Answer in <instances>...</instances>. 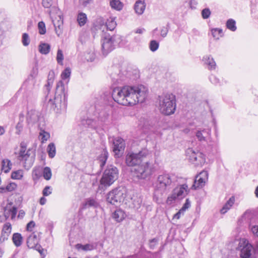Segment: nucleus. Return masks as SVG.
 <instances>
[{
	"label": "nucleus",
	"mask_w": 258,
	"mask_h": 258,
	"mask_svg": "<svg viewBox=\"0 0 258 258\" xmlns=\"http://www.w3.org/2000/svg\"><path fill=\"white\" fill-rule=\"evenodd\" d=\"M47 151L49 158H52L55 156L56 154V148L53 143H51L48 145Z\"/></svg>",
	"instance_id": "obj_32"
},
{
	"label": "nucleus",
	"mask_w": 258,
	"mask_h": 258,
	"mask_svg": "<svg viewBox=\"0 0 258 258\" xmlns=\"http://www.w3.org/2000/svg\"><path fill=\"white\" fill-rule=\"evenodd\" d=\"M22 42L24 46H28L30 42V40L29 35L27 33H23L22 35Z\"/></svg>",
	"instance_id": "obj_48"
},
{
	"label": "nucleus",
	"mask_w": 258,
	"mask_h": 258,
	"mask_svg": "<svg viewBox=\"0 0 258 258\" xmlns=\"http://www.w3.org/2000/svg\"><path fill=\"white\" fill-rule=\"evenodd\" d=\"M86 206L88 207H93L96 208L98 206V203L94 199L89 198L87 200L85 204Z\"/></svg>",
	"instance_id": "obj_44"
},
{
	"label": "nucleus",
	"mask_w": 258,
	"mask_h": 258,
	"mask_svg": "<svg viewBox=\"0 0 258 258\" xmlns=\"http://www.w3.org/2000/svg\"><path fill=\"white\" fill-rule=\"evenodd\" d=\"M159 46V43L156 40H151L149 43V48L152 52L156 51Z\"/></svg>",
	"instance_id": "obj_40"
},
{
	"label": "nucleus",
	"mask_w": 258,
	"mask_h": 258,
	"mask_svg": "<svg viewBox=\"0 0 258 258\" xmlns=\"http://www.w3.org/2000/svg\"><path fill=\"white\" fill-rule=\"evenodd\" d=\"M196 137L199 141L201 142H206L211 138V130L210 128H204L197 131Z\"/></svg>",
	"instance_id": "obj_13"
},
{
	"label": "nucleus",
	"mask_w": 258,
	"mask_h": 258,
	"mask_svg": "<svg viewBox=\"0 0 258 258\" xmlns=\"http://www.w3.org/2000/svg\"><path fill=\"white\" fill-rule=\"evenodd\" d=\"M203 61L208 66V69L210 70H215L216 69V64L213 57L211 55H206L203 57Z\"/></svg>",
	"instance_id": "obj_24"
},
{
	"label": "nucleus",
	"mask_w": 258,
	"mask_h": 258,
	"mask_svg": "<svg viewBox=\"0 0 258 258\" xmlns=\"http://www.w3.org/2000/svg\"><path fill=\"white\" fill-rule=\"evenodd\" d=\"M208 178V173L203 171L196 176L191 188L194 189L203 187Z\"/></svg>",
	"instance_id": "obj_12"
},
{
	"label": "nucleus",
	"mask_w": 258,
	"mask_h": 258,
	"mask_svg": "<svg viewBox=\"0 0 258 258\" xmlns=\"http://www.w3.org/2000/svg\"><path fill=\"white\" fill-rule=\"evenodd\" d=\"M77 247L78 249H81L84 251L92 250L94 249L93 245L90 244H86L85 245L78 244L77 245Z\"/></svg>",
	"instance_id": "obj_39"
},
{
	"label": "nucleus",
	"mask_w": 258,
	"mask_h": 258,
	"mask_svg": "<svg viewBox=\"0 0 258 258\" xmlns=\"http://www.w3.org/2000/svg\"><path fill=\"white\" fill-rule=\"evenodd\" d=\"M110 6L112 9L117 11L122 9L123 4L119 0H110Z\"/></svg>",
	"instance_id": "obj_30"
},
{
	"label": "nucleus",
	"mask_w": 258,
	"mask_h": 258,
	"mask_svg": "<svg viewBox=\"0 0 258 258\" xmlns=\"http://www.w3.org/2000/svg\"><path fill=\"white\" fill-rule=\"evenodd\" d=\"M211 12L209 8H205L202 11V16L203 19H207L211 15Z\"/></svg>",
	"instance_id": "obj_50"
},
{
	"label": "nucleus",
	"mask_w": 258,
	"mask_h": 258,
	"mask_svg": "<svg viewBox=\"0 0 258 258\" xmlns=\"http://www.w3.org/2000/svg\"><path fill=\"white\" fill-rule=\"evenodd\" d=\"M119 36H112L105 35L101 40L102 51L103 55H106L114 48L115 43L118 42L120 39Z\"/></svg>",
	"instance_id": "obj_8"
},
{
	"label": "nucleus",
	"mask_w": 258,
	"mask_h": 258,
	"mask_svg": "<svg viewBox=\"0 0 258 258\" xmlns=\"http://www.w3.org/2000/svg\"><path fill=\"white\" fill-rule=\"evenodd\" d=\"M209 79L211 83L215 85H217L220 83L219 79L214 75H211Z\"/></svg>",
	"instance_id": "obj_54"
},
{
	"label": "nucleus",
	"mask_w": 258,
	"mask_h": 258,
	"mask_svg": "<svg viewBox=\"0 0 258 258\" xmlns=\"http://www.w3.org/2000/svg\"><path fill=\"white\" fill-rule=\"evenodd\" d=\"M50 50V45L46 43L41 42L38 46V50L42 54L46 55Z\"/></svg>",
	"instance_id": "obj_26"
},
{
	"label": "nucleus",
	"mask_w": 258,
	"mask_h": 258,
	"mask_svg": "<svg viewBox=\"0 0 258 258\" xmlns=\"http://www.w3.org/2000/svg\"><path fill=\"white\" fill-rule=\"evenodd\" d=\"M12 226L10 223H6L4 224L2 234L0 237V242L2 243L7 240L11 233Z\"/></svg>",
	"instance_id": "obj_14"
},
{
	"label": "nucleus",
	"mask_w": 258,
	"mask_h": 258,
	"mask_svg": "<svg viewBox=\"0 0 258 258\" xmlns=\"http://www.w3.org/2000/svg\"><path fill=\"white\" fill-rule=\"evenodd\" d=\"M211 32L213 38L216 40H218L223 35V31L220 28H213Z\"/></svg>",
	"instance_id": "obj_34"
},
{
	"label": "nucleus",
	"mask_w": 258,
	"mask_h": 258,
	"mask_svg": "<svg viewBox=\"0 0 258 258\" xmlns=\"http://www.w3.org/2000/svg\"><path fill=\"white\" fill-rule=\"evenodd\" d=\"M142 201L140 200H138L137 201H134V208L136 209H138L140 208L141 205Z\"/></svg>",
	"instance_id": "obj_63"
},
{
	"label": "nucleus",
	"mask_w": 258,
	"mask_h": 258,
	"mask_svg": "<svg viewBox=\"0 0 258 258\" xmlns=\"http://www.w3.org/2000/svg\"><path fill=\"white\" fill-rule=\"evenodd\" d=\"M125 77L122 74H119L118 75V78H113L114 79L116 80V81L119 83V82H121V81H124L125 80Z\"/></svg>",
	"instance_id": "obj_64"
},
{
	"label": "nucleus",
	"mask_w": 258,
	"mask_h": 258,
	"mask_svg": "<svg viewBox=\"0 0 258 258\" xmlns=\"http://www.w3.org/2000/svg\"><path fill=\"white\" fill-rule=\"evenodd\" d=\"M12 204H9L4 209V215L6 219L8 218L10 214H11V218L13 219L15 218L17 212V208L13 207L12 208H10Z\"/></svg>",
	"instance_id": "obj_21"
},
{
	"label": "nucleus",
	"mask_w": 258,
	"mask_h": 258,
	"mask_svg": "<svg viewBox=\"0 0 258 258\" xmlns=\"http://www.w3.org/2000/svg\"><path fill=\"white\" fill-rule=\"evenodd\" d=\"M249 227H250L251 231L252 232L253 235L258 237V225H252L250 224Z\"/></svg>",
	"instance_id": "obj_52"
},
{
	"label": "nucleus",
	"mask_w": 258,
	"mask_h": 258,
	"mask_svg": "<svg viewBox=\"0 0 258 258\" xmlns=\"http://www.w3.org/2000/svg\"><path fill=\"white\" fill-rule=\"evenodd\" d=\"M39 33L41 34H44L46 33V28L45 23L43 21L39 22L38 24Z\"/></svg>",
	"instance_id": "obj_49"
},
{
	"label": "nucleus",
	"mask_w": 258,
	"mask_h": 258,
	"mask_svg": "<svg viewBox=\"0 0 258 258\" xmlns=\"http://www.w3.org/2000/svg\"><path fill=\"white\" fill-rule=\"evenodd\" d=\"M39 119L38 112L35 110H30L28 112L27 121L29 123H34Z\"/></svg>",
	"instance_id": "obj_23"
},
{
	"label": "nucleus",
	"mask_w": 258,
	"mask_h": 258,
	"mask_svg": "<svg viewBox=\"0 0 258 258\" xmlns=\"http://www.w3.org/2000/svg\"><path fill=\"white\" fill-rule=\"evenodd\" d=\"M30 150L29 149L23 152L22 154L19 153L18 159L20 161H24V166L27 169H29L33 164L34 161V155H31Z\"/></svg>",
	"instance_id": "obj_11"
},
{
	"label": "nucleus",
	"mask_w": 258,
	"mask_h": 258,
	"mask_svg": "<svg viewBox=\"0 0 258 258\" xmlns=\"http://www.w3.org/2000/svg\"><path fill=\"white\" fill-rule=\"evenodd\" d=\"M205 162L204 155L200 152H197L193 164L196 166L202 165Z\"/></svg>",
	"instance_id": "obj_28"
},
{
	"label": "nucleus",
	"mask_w": 258,
	"mask_h": 258,
	"mask_svg": "<svg viewBox=\"0 0 258 258\" xmlns=\"http://www.w3.org/2000/svg\"><path fill=\"white\" fill-rule=\"evenodd\" d=\"M34 248L36 250H37L41 255H42L43 254V252L44 249L42 248V247H41V246L40 245H39L37 243L36 245V246H35Z\"/></svg>",
	"instance_id": "obj_61"
},
{
	"label": "nucleus",
	"mask_w": 258,
	"mask_h": 258,
	"mask_svg": "<svg viewBox=\"0 0 258 258\" xmlns=\"http://www.w3.org/2000/svg\"><path fill=\"white\" fill-rule=\"evenodd\" d=\"M87 20V15L84 13H79L77 17V21L80 26H84Z\"/></svg>",
	"instance_id": "obj_35"
},
{
	"label": "nucleus",
	"mask_w": 258,
	"mask_h": 258,
	"mask_svg": "<svg viewBox=\"0 0 258 258\" xmlns=\"http://www.w3.org/2000/svg\"><path fill=\"white\" fill-rule=\"evenodd\" d=\"M81 123L85 127H90L95 129L100 127L99 123H97L96 120L90 118L82 119L81 120Z\"/></svg>",
	"instance_id": "obj_19"
},
{
	"label": "nucleus",
	"mask_w": 258,
	"mask_h": 258,
	"mask_svg": "<svg viewBox=\"0 0 258 258\" xmlns=\"http://www.w3.org/2000/svg\"><path fill=\"white\" fill-rule=\"evenodd\" d=\"M190 206V203L188 199H186L185 203L183 207L181 209V211L184 212L186 209L189 208Z\"/></svg>",
	"instance_id": "obj_57"
},
{
	"label": "nucleus",
	"mask_w": 258,
	"mask_h": 258,
	"mask_svg": "<svg viewBox=\"0 0 258 258\" xmlns=\"http://www.w3.org/2000/svg\"><path fill=\"white\" fill-rule=\"evenodd\" d=\"M109 115L104 111L100 112L98 118L97 123L100 124V127L102 126L104 123H106L108 120Z\"/></svg>",
	"instance_id": "obj_31"
},
{
	"label": "nucleus",
	"mask_w": 258,
	"mask_h": 258,
	"mask_svg": "<svg viewBox=\"0 0 258 258\" xmlns=\"http://www.w3.org/2000/svg\"><path fill=\"white\" fill-rule=\"evenodd\" d=\"M38 243L37 236L35 234H31L27 238V244L28 246L30 248H34Z\"/></svg>",
	"instance_id": "obj_27"
},
{
	"label": "nucleus",
	"mask_w": 258,
	"mask_h": 258,
	"mask_svg": "<svg viewBox=\"0 0 258 258\" xmlns=\"http://www.w3.org/2000/svg\"><path fill=\"white\" fill-rule=\"evenodd\" d=\"M11 161L8 159H4L2 161V169L4 170L5 173L9 172L11 169Z\"/></svg>",
	"instance_id": "obj_33"
},
{
	"label": "nucleus",
	"mask_w": 258,
	"mask_h": 258,
	"mask_svg": "<svg viewBox=\"0 0 258 258\" xmlns=\"http://www.w3.org/2000/svg\"><path fill=\"white\" fill-rule=\"evenodd\" d=\"M174 175L169 173L159 175L154 186L153 200L157 203L172 188L174 183Z\"/></svg>",
	"instance_id": "obj_2"
},
{
	"label": "nucleus",
	"mask_w": 258,
	"mask_h": 258,
	"mask_svg": "<svg viewBox=\"0 0 258 258\" xmlns=\"http://www.w3.org/2000/svg\"><path fill=\"white\" fill-rule=\"evenodd\" d=\"M148 88L143 85L124 86L113 89L112 96L117 103L133 106L143 102L147 97Z\"/></svg>",
	"instance_id": "obj_1"
},
{
	"label": "nucleus",
	"mask_w": 258,
	"mask_h": 258,
	"mask_svg": "<svg viewBox=\"0 0 258 258\" xmlns=\"http://www.w3.org/2000/svg\"><path fill=\"white\" fill-rule=\"evenodd\" d=\"M23 176V171L22 170H18L13 171L11 173V177L14 179H21Z\"/></svg>",
	"instance_id": "obj_37"
},
{
	"label": "nucleus",
	"mask_w": 258,
	"mask_h": 258,
	"mask_svg": "<svg viewBox=\"0 0 258 258\" xmlns=\"http://www.w3.org/2000/svg\"><path fill=\"white\" fill-rule=\"evenodd\" d=\"M118 169L112 165H107L100 179V184L104 186H109L118 178Z\"/></svg>",
	"instance_id": "obj_7"
},
{
	"label": "nucleus",
	"mask_w": 258,
	"mask_h": 258,
	"mask_svg": "<svg viewBox=\"0 0 258 258\" xmlns=\"http://www.w3.org/2000/svg\"><path fill=\"white\" fill-rule=\"evenodd\" d=\"M38 73V70L37 68H33L31 71L30 77L28 78V81H31L32 82H34L33 80L36 78L37 76ZM28 81H26L25 84L27 83Z\"/></svg>",
	"instance_id": "obj_46"
},
{
	"label": "nucleus",
	"mask_w": 258,
	"mask_h": 258,
	"mask_svg": "<svg viewBox=\"0 0 258 258\" xmlns=\"http://www.w3.org/2000/svg\"><path fill=\"white\" fill-rule=\"evenodd\" d=\"M43 6L45 8H49L52 4V0H42Z\"/></svg>",
	"instance_id": "obj_55"
},
{
	"label": "nucleus",
	"mask_w": 258,
	"mask_h": 258,
	"mask_svg": "<svg viewBox=\"0 0 258 258\" xmlns=\"http://www.w3.org/2000/svg\"><path fill=\"white\" fill-rule=\"evenodd\" d=\"M226 25L227 29L232 31L234 32L236 30V22L232 19H228L226 22Z\"/></svg>",
	"instance_id": "obj_36"
},
{
	"label": "nucleus",
	"mask_w": 258,
	"mask_h": 258,
	"mask_svg": "<svg viewBox=\"0 0 258 258\" xmlns=\"http://www.w3.org/2000/svg\"><path fill=\"white\" fill-rule=\"evenodd\" d=\"M178 198L173 192L171 196L167 198L166 202L168 204H171L173 201Z\"/></svg>",
	"instance_id": "obj_53"
},
{
	"label": "nucleus",
	"mask_w": 258,
	"mask_h": 258,
	"mask_svg": "<svg viewBox=\"0 0 258 258\" xmlns=\"http://www.w3.org/2000/svg\"><path fill=\"white\" fill-rule=\"evenodd\" d=\"M187 156H188L189 160L193 163L195 158L197 155V152L194 151L192 149H188L186 151Z\"/></svg>",
	"instance_id": "obj_41"
},
{
	"label": "nucleus",
	"mask_w": 258,
	"mask_h": 258,
	"mask_svg": "<svg viewBox=\"0 0 258 258\" xmlns=\"http://www.w3.org/2000/svg\"><path fill=\"white\" fill-rule=\"evenodd\" d=\"M158 102L160 112L169 115L174 113L176 109L175 96L172 93L163 94L158 96Z\"/></svg>",
	"instance_id": "obj_4"
},
{
	"label": "nucleus",
	"mask_w": 258,
	"mask_h": 258,
	"mask_svg": "<svg viewBox=\"0 0 258 258\" xmlns=\"http://www.w3.org/2000/svg\"><path fill=\"white\" fill-rule=\"evenodd\" d=\"M39 137L41 140L42 143L46 141L50 137L49 134L44 131H41L39 133Z\"/></svg>",
	"instance_id": "obj_45"
},
{
	"label": "nucleus",
	"mask_w": 258,
	"mask_h": 258,
	"mask_svg": "<svg viewBox=\"0 0 258 258\" xmlns=\"http://www.w3.org/2000/svg\"><path fill=\"white\" fill-rule=\"evenodd\" d=\"M12 240L15 245L19 247L22 245L23 237L20 233H15L13 235Z\"/></svg>",
	"instance_id": "obj_29"
},
{
	"label": "nucleus",
	"mask_w": 258,
	"mask_h": 258,
	"mask_svg": "<svg viewBox=\"0 0 258 258\" xmlns=\"http://www.w3.org/2000/svg\"><path fill=\"white\" fill-rule=\"evenodd\" d=\"M154 171V167L150 162L139 165L132 171V174L138 180L145 179L150 177Z\"/></svg>",
	"instance_id": "obj_6"
},
{
	"label": "nucleus",
	"mask_w": 258,
	"mask_h": 258,
	"mask_svg": "<svg viewBox=\"0 0 258 258\" xmlns=\"http://www.w3.org/2000/svg\"><path fill=\"white\" fill-rule=\"evenodd\" d=\"M116 26V22L114 19L111 18L110 20H108L106 22V26L108 29L110 31L114 30Z\"/></svg>",
	"instance_id": "obj_42"
},
{
	"label": "nucleus",
	"mask_w": 258,
	"mask_h": 258,
	"mask_svg": "<svg viewBox=\"0 0 258 258\" xmlns=\"http://www.w3.org/2000/svg\"><path fill=\"white\" fill-rule=\"evenodd\" d=\"M35 224L33 221H31L29 222L27 225V230L28 231H31L32 230V228L35 226Z\"/></svg>",
	"instance_id": "obj_60"
},
{
	"label": "nucleus",
	"mask_w": 258,
	"mask_h": 258,
	"mask_svg": "<svg viewBox=\"0 0 258 258\" xmlns=\"http://www.w3.org/2000/svg\"><path fill=\"white\" fill-rule=\"evenodd\" d=\"M146 8V4L144 0L137 1L134 6V9L138 15H142Z\"/></svg>",
	"instance_id": "obj_22"
},
{
	"label": "nucleus",
	"mask_w": 258,
	"mask_h": 258,
	"mask_svg": "<svg viewBox=\"0 0 258 258\" xmlns=\"http://www.w3.org/2000/svg\"><path fill=\"white\" fill-rule=\"evenodd\" d=\"M187 185L183 184L173 189V192L176 196L178 199H182L187 194Z\"/></svg>",
	"instance_id": "obj_15"
},
{
	"label": "nucleus",
	"mask_w": 258,
	"mask_h": 258,
	"mask_svg": "<svg viewBox=\"0 0 258 258\" xmlns=\"http://www.w3.org/2000/svg\"><path fill=\"white\" fill-rule=\"evenodd\" d=\"M113 145V151L114 153L115 157L119 158L123 153L125 149V143L121 138H116L112 139Z\"/></svg>",
	"instance_id": "obj_10"
},
{
	"label": "nucleus",
	"mask_w": 258,
	"mask_h": 258,
	"mask_svg": "<svg viewBox=\"0 0 258 258\" xmlns=\"http://www.w3.org/2000/svg\"><path fill=\"white\" fill-rule=\"evenodd\" d=\"M64 59L62 51L60 49H58L56 55V60L58 64L62 65L63 64V60Z\"/></svg>",
	"instance_id": "obj_47"
},
{
	"label": "nucleus",
	"mask_w": 258,
	"mask_h": 258,
	"mask_svg": "<svg viewBox=\"0 0 258 258\" xmlns=\"http://www.w3.org/2000/svg\"><path fill=\"white\" fill-rule=\"evenodd\" d=\"M150 154L147 148H143L138 153L129 152L125 157V163L128 166H137Z\"/></svg>",
	"instance_id": "obj_5"
},
{
	"label": "nucleus",
	"mask_w": 258,
	"mask_h": 258,
	"mask_svg": "<svg viewBox=\"0 0 258 258\" xmlns=\"http://www.w3.org/2000/svg\"><path fill=\"white\" fill-rule=\"evenodd\" d=\"M108 157V153L107 150L106 149H103L97 159L101 169H102L103 167L105 165Z\"/></svg>",
	"instance_id": "obj_17"
},
{
	"label": "nucleus",
	"mask_w": 258,
	"mask_h": 258,
	"mask_svg": "<svg viewBox=\"0 0 258 258\" xmlns=\"http://www.w3.org/2000/svg\"><path fill=\"white\" fill-rule=\"evenodd\" d=\"M67 91L62 81H59L56 85V92L53 99L49 98L48 104L56 112L65 111L67 106Z\"/></svg>",
	"instance_id": "obj_3"
},
{
	"label": "nucleus",
	"mask_w": 258,
	"mask_h": 258,
	"mask_svg": "<svg viewBox=\"0 0 258 258\" xmlns=\"http://www.w3.org/2000/svg\"><path fill=\"white\" fill-rule=\"evenodd\" d=\"M253 249L252 245L247 242L241 249L240 256L242 258H249Z\"/></svg>",
	"instance_id": "obj_16"
},
{
	"label": "nucleus",
	"mask_w": 258,
	"mask_h": 258,
	"mask_svg": "<svg viewBox=\"0 0 258 258\" xmlns=\"http://www.w3.org/2000/svg\"><path fill=\"white\" fill-rule=\"evenodd\" d=\"M51 171L49 167H45L43 169V176L45 179L48 180L51 177Z\"/></svg>",
	"instance_id": "obj_38"
},
{
	"label": "nucleus",
	"mask_w": 258,
	"mask_h": 258,
	"mask_svg": "<svg viewBox=\"0 0 258 258\" xmlns=\"http://www.w3.org/2000/svg\"><path fill=\"white\" fill-rule=\"evenodd\" d=\"M112 218L117 222L122 221L125 217V214L123 211L118 209H116L112 214Z\"/></svg>",
	"instance_id": "obj_25"
},
{
	"label": "nucleus",
	"mask_w": 258,
	"mask_h": 258,
	"mask_svg": "<svg viewBox=\"0 0 258 258\" xmlns=\"http://www.w3.org/2000/svg\"><path fill=\"white\" fill-rule=\"evenodd\" d=\"M54 77V73L53 71H51L49 72L48 75L47 83L44 86L45 91L47 92V94L46 96V99H48V93L50 91L51 87L52 86Z\"/></svg>",
	"instance_id": "obj_18"
},
{
	"label": "nucleus",
	"mask_w": 258,
	"mask_h": 258,
	"mask_svg": "<svg viewBox=\"0 0 258 258\" xmlns=\"http://www.w3.org/2000/svg\"><path fill=\"white\" fill-rule=\"evenodd\" d=\"M189 4L190 6V7L191 9H195L196 7V6L198 4V2L197 0H190L189 2Z\"/></svg>",
	"instance_id": "obj_62"
},
{
	"label": "nucleus",
	"mask_w": 258,
	"mask_h": 258,
	"mask_svg": "<svg viewBox=\"0 0 258 258\" xmlns=\"http://www.w3.org/2000/svg\"><path fill=\"white\" fill-rule=\"evenodd\" d=\"M71 74V70L70 68H67L64 70L61 74V78L62 80H66L70 78Z\"/></svg>",
	"instance_id": "obj_43"
},
{
	"label": "nucleus",
	"mask_w": 258,
	"mask_h": 258,
	"mask_svg": "<svg viewBox=\"0 0 258 258\" xmlns=\"http://www.w3.org/2000/svg\"><path fill=\"white\" fill-rule=\"evenodd\" d=\"M235 201V199L234 196L230 197L220 210V213L221 214H225L227 213L232 207Z\"/></svg>",
	"instance_id": "obj_20"
},
{
	"label": "nucleus",
	"mask_w": 258,
	"mask_h": 258,
	"mask_svg": "<svg viewBox=\"0 0 258 258\" xmlns=\"http://www.w3.org/2000/svg\"><path fill=\"white\" fill-rule=\"evenodd\" d=\"M17 187V184L12 182L9 183L6 186V189L7 191H12L15 189Z\"/></svg>",
	"instance_id": "obj_51"
},
{
	"label": "nucleus",
	"mask_w": 258,
	"mask_h": 258,
	"mask_svg": "<svg viewBox=\"0 0 258 258\" xmlns=\"http://www.w3.org/2000/svg\"><path fill=\"white\" fill-rule=\"evenodd\" d=\"M126 197L125 190L123 188H116L110 191L107 197V201L114 205L123 202Z\"/></svg>",
	"instance_id": "obj_9"
},
{
	"label": "nucleus",
	"mask_w": 258,
	"mask_h": 258,
	"mask_svg": "<svg viewBox=\"0 0 258 258\" xmlns=\"http://www.w3.org/2000/svg\"><path fill=\"white\" fill-rule=\"evenodd\" d=\"M168 29L166 27H163L161 30L160 35L161 36L164 38L165 37L168 33Z\"/></svg>",
	"instance_id": "obj_58"
},
{
	"label": "nucleus",
	"mask_w": 258,
	"mask_h": 258,
	"mask_svg": "<svg viewBox=\"0 0 258 258\" xmlns=\"http://www.w3.org/2000/svg\"><path fill=\"white\" fill-rule=\"evenodd\" d=\"M27 148V144L25 142H22L20 144V149L19 152H21V154L23 153V152H25L26 151Z\"/></svg>",
	"instance_id": "obj_59"
},
{
	"label": "nucleus",
	"mask_w": 258,
	"mask_h": 258,
	"mask_svg": "<svg viewBox=\"0 0 258 258\" xmlns=\"http://www.w3.org/2000/svg\"><path fill=\"white\" fill-rule=\"evenodd\" d=\"M42 193L44 196H48L50 195L51 194L50 186H47L45 187L43 190Z\"/></svg>",
	"instance_id": "obj_56"
}]
</instances>
